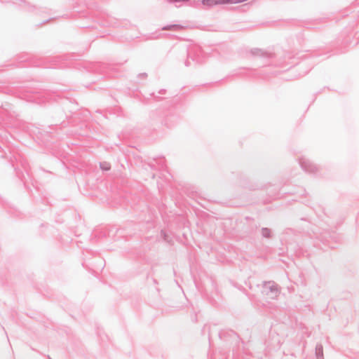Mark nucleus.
<instances>
[{"label": "nucleus", "instance_id": "nucleus-2", "mask_svg": "<svg viewBox=\"0 0 359 359\" xmlns=\"http://www.w3.org/2000/svg\"><path fill=\"white\" fill-rule=\"evenodd\" d=\"M202 3L205 6H212L218 4V0H203Z\"/></svg>", "mask_w": 359, "mask_h": 359}, {"label": "nucleus", "instance_id": "nucleus-4", "mask_svg": "<svg viewBox=\"0 0 359 359\" xmlns=\"http://www.w3.org/2000/svg\"><path fill=\"white\" fill-rule=\"evenodd\" d=\"M218 4H232V0H218Z\"/></svg>", "mask_w": 359, "mask_h": 359}, {"label": "nucleus", "instance_id": "nucleus-3", "mask_svg": "<svg viewBox=\"0 0 359 359\" xmlns=\"http://www.w3.org/2000/svg\"><path fill=\"white\" fill-rule=\"evenodd\" d=\"M182 29V27L180 26V25H171L168 27H164L163 29H170V30H174V31H176V30H180V29Z\"/></svg>", "mask_w": 359, "mask_h": 359}, {"label": "nucleus", "instance_id": "nucleus-1", "mask_svg": "<svg viewBox=\"0 0 359 359\" xmlns=\"http://www.w3.org/2000/svg\"><path fill=\"white\" fill-rule=\"evenodd\" d=\"M100 168L104 171H109L111 169V164L107 161L100 163Z\"/></svg>", "mask_w": 359, "mask_h": 359}, {"label": "nucleus", "instance_id": "nucleus-5", "mask_svg": "<svg viewBox=\"0 0 359 359\" xmlns=\"http://www.w3.org/2000/svg\"><path fill=\"white\" fill-rule=\"evenodd\" d=\"M275 296L278 294V290L276 288L274 289Z\"/></svg>", "mask_w": 359, "mask_h": 359}]
</instances>
